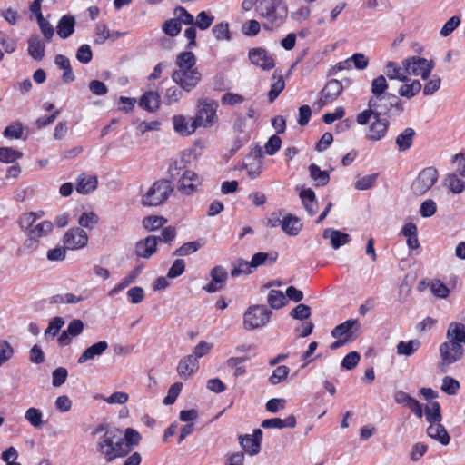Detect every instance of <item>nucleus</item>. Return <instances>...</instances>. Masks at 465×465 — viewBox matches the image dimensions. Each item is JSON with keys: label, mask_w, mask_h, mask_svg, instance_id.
I'll list each match as a JSON object with an SVG mask.
<instances>
[{"label": "nucleus", "mask_w": 465, "mask_h": 465, "mask_svg": "<svg viewBox=\"0 0 465 465\" xmlns=\"http://www.w3.org/2000/svg\"><path fill=\"white\" fill-rule=\"evenodd\" d=\"M172 79L186 92L192 91L198 85L202 79V74L196 66V58L193 53L182 52L177 55Z\"/></svg>", "instance_id": "nucleus-1"}, {"label": "nucleus", "mask_w": 465, "mask_h": 465, "mask_svg": "<svg viewBox=\"0 0 465 465\" xmlns=\"http://www.w3.org/2000/svg\"><path fill=\"white\" fill-rule=\"evenodd\" d=\"M255 10L264 19L262 25L266 30L279 27L288 15V6L283 0H256Z\"/></svg>", "instance_id": "nucleus-2"}, {"label": "nucleus", "mask_w": 465, "mask_h": 465, "mask_svg": "<svg viewBox=\"0 0 465 465\" xmlns=\"http://www.w3.org/2000/svg\"><path fill=\"white\" fill-rule=\"evenodd\" d=\"M97 450L107 462L130 452V449L124 444L123 434L118 429L107 430L100 437L97 442Z\"/></svg>", "instance_id": "nucleus-3"}, {"label": "nucleus", "mask_w": 465, "mask_h": 465, "mask_svg": "<svg viewBox=\"0 0 465 465\" xmlns=\"http://www.w3.org/2000/svg\"><path fill=\"white\" fill-rule=\"evenodd\" d=\"M173 190L170 181L158 180L142 194L141 203L149 207L160 206L168 200Z\"/></svg>", "instance_id": "nucleus-4"}, {"label": "nucleus", "mask_w": 465, "mask_h": 465, "mask_svg": "<svg viewBox=\"0 0 465 465\" xmlns=\"http://www.w3.org/2000/svg\"><path fill=\"white\" fill-rule=\"evenodd\" d=\"M272 312L265 305H252L243 313V328L253 331L265 326L271 320Z\"/></svg>", "instance_id": "nucleus-5"}, {"label": "nucleus", "mask_w": 465, "mask_h": 465, "mask_svg": "<svg viewBox=\"0 0 465 465\" xmlns=\"http://www.w3.org/2000/svg\"><path fill=\"white\" fill-rule=\"evenodd\" d=\"M391 96H371L368 102V109L358 114L356 121L361 125L367 124L372 115H384L391 108L390 99Z\"/></svg>", "instance_id": "nucleus-6"}, {"label": "nucleus", "mask_w": 465, "mask_h": 465, "mask_svg": "<svg viewBox=\"0 0 465 465\" xmlns=\"http://www.w3.org/2000/svg\"><path fill=\"white\" fill-rule=\"evenodd\" d=\"M218 104L214 101L202 98L197 103V113L194 119V125L197 127L209 128L218 120Z\"/></svg>", "instance_id": "nucleus-7"}, {"label": "nucleus", "mask_w": 465, "mask_h": 465, "mask_svg": "<svg viewBox=\"0 0 465 465\" xmlns=\"http://www.w3.org/2000/svg\"><path fill=\"white\" fill-rule=\"evenodd\" d=\"M402 66L409 75L420 77L423 80L430 78L434 69V62L420 56H411L402 61Z\"/></svg>", "instance_id": "nucleus-8"}, {"label": "nucleus", "mask_w": 465, "mask_h": 465, "mask_svg": "<svg viewBox=\"0 0 465 465\" xmlns=\"http://www.w3.org/2000/svg\"><path fill=\"white\" fill-rule=\"evenodd\" d=\"M438 180V171L433 167L421 170L411 184V191L416 195L428 192Z\"/></svg>", "instance_id": "nucleus-9"}, {"label": "nucleus", "mask_w": 465, "mask_h": 465, "mask_svg": "<svg viewBox=\"0 0 465 465\" xmlns=\"http://www.w3.org/2000/svg\"><path fill=\"white\" fill-rule=\"evenodd\" d=\"M439 351L441 360L440 366L442 371H446L444 369L446 366L459 361L464 354V348L460 347V345L450 343L447 341L440 346Z\"/></svg>", "instance_id": "nucleus-10"}, {"label": "nucleus", "mask_w": 465, "mask_h": 465, "mask_svg": "<svg viewBox=\"0 0 465 465\" xmlns=\"http://www.w3.org/2000/svg\"><path fill=\"white\" fill-rule=\"evenodd\" d=\"M87 232L79 227H73L66 231L63 237V243L68 250L76 251L88 244Z\"/></svg>", "instance_id": "nucleus-11"}, {"label": "nucleus", "mask_w": 465, "mask_h": 465, "mask_svg": "<svg viewBox=\"0 0 465 465\" xmlns=\"http://www.w3.org/2000/svg\"><path fill=\"white\" fill-rule=\"evenodd\" d=\"M200 176L193 170H185L178 180V190L186 195L193 194L201 185Z\"/></svg>", "instance_id": "nucleus-12"}, {"label": "nucleus", "mask_w": 465, "mask_h": 465, "mask_svg": "<svg viewBox=\"0 0 465 465\" xmlns=\"http://www.w3.org/2000/svg\"><path fill=\"white\" fill-rule=\"evenodd\" d=\"M249 58L252 64L263 70H271L274 67L272 56L263 48H253L249 52Z\"/></svg>", "instance_id": "nucleus-13"}, {"label": "nucleus", "mask_w": 465, "mask_h": 465, "mask_svg": "<svg viewBox=\"0 0 465 465\" xmlns=\"http://www.w3.org/2000/svg\"><path fill=\"white\" fill-rule=\"evenodd\" d=\"M342 84L338 80L329 81L321 92L320 106L333 102L342 92Z\"/></svg>", "instance_id": "nucleus-14"}, {"label": "nucleus", "mask_w": 465, "mask_h": 465, "mask_svg": "<svg viewBox=\"0 0 465 465\" xmlns=\"http://www.w3.org/2000/svg\"><path fill=\"white\" fill-rule=\"evenodd\" d=\"M447 341L460 345L464 348L465 346V324L458 322H452L449 324L446 332Z\"/></svg>", "instance_id": "nucleus-15"}, {"label": "nucleus", "mask_w": 465, "mask_h": 465, "mask_svg": "<svg viewBox=\"0 0 465 465\" xmlns=\"http://www.w3.org/2000/svg\"><path fill=\"white\" fill-rule=\"evenodd\" d=\"M262 435V430L257 429L252 435L240 436L242 449L251 455L257 454L260 451Z\"/></svg>", "instance_id": "nucleus-16"}, {"label": "nucleus", "mask_w": 465, "mask_h": 465, "mask_svg": "<svg viewBox=\"0 0 465 465\" xmlns=\"http://www.w3.org/2000/svg\"><path fill=\"white\" fill-rule=\"evenodd\" d=\"M210 275L212 277V282L204 287V290L207 292H215L220 291L228 277L226 270L222 266H215L212 269Z\"/></svg>", "instance_id": "nucleus-17"}, {"label": "nucleus", "mask_w": 465, "mask_h": 465, "mask_svg": "<svg viewBox=\"0 0 465 465\" xmlns=\"http://www.w3.org/2000/svg\"><path fill=\"white\" fill-rule=\"evenodd\" d=\"M198 360L193 355L183 358L177 366V373L183 380H188L198 370Z\"/></svg>", "instance_id": "nucleus-18"}, {"label": "nucleus", "mask_w": 465, "mask_h": 465, "mask_svg": "<svg viewBox=\"0 0 465 465\" xmlns=\"http://www.w3.org/2000/svg\"><path fill=\"white\" fill-rule=\"evenodd\" d=\"M157 250V238L155 236H147L143 240L136 242L135 253L137 256L148 259Z\"/></svg>", "instance_id": "nucleus-19"}, {"label": "nucleus", "mask_w": 465, "mask_h": 465, "mask_svg": "<svg viewBox=\"0 0 465 465\" xmlns=\"http://www.w3.org/2000/svg\"><path fill=\"white\" fill-rule=\"evenodd\" d=\"M371 118H373L374 121L369 127L367 136L371 141H379L387 132L388 121L379 115H372Z\"/></svg>", "instance_id": "nucleus-20"}, {"label": "nucleus", "mask_w": 465, "mask_h": 465, "mask_svg": "<svg viewBox=\"0 0 465 465\" xmlns=\"http://www.w3.org/2000/svg\"><path fill=\"white\" fill-rule=\"evenodd\" d=\"M97 178L94 175L82 173L76 181V191L81 194H88L97 187Z\"/></svg>", "instance_id": "nucleus-21"}, {"label": "nucleus", "mask_w": 465, "mask_h": 465, "mask_svg": "<svg viewBox=\"0 0 465 465\" xmlns=\"http://www.w3.org/2000/svg\"><path fill=\"white\" fill-rule=\"evenodd\" d=\"M384 74L391 80H397L401 83H406L410 81V77L408 74L404 70V67L398 64L395 62L389 61L384 68Z\"/></svg>", "instance_id": "nucleus-22"}, {"label": "nucleus", "mask_w": 465, "mask_h": 465, "mask_svg": "<svg viewBox=\"0 0 465 465\" xmlns=\"http://www.w3.org/2000/svg\"><path fill=\"white\" fill-rule=\"evenodd\" d=\"M108 349V343L105 341H98L86 350L78 358V363L83 364L88 361L94 359L97 356L102 355Z\"/></svg>", "instance_id": "nucleus-23"}, {"label": "nucleus", "mask_w": 465, "mask_h": 465, "mask_svg": "<svg viewBox=\"0 0 465 465\" xmlns=\"http://www.w3.org/2000/svg\"><path fill=\"white\" fill-rule=\"evenodd\" d=\"M427 434L430 438L439 441L442 445H448L450 438L442 426L441 421L429 423Z\"/></svg>", "instance_id": "nucleus-24"}, {"label": "nucleus", "mask_w": 465, "mask_h": 465, "mask_svg": "<svg viewBox=\"0 0 465 465\" xmlns=\"http://www.w3.org/2000/svg\"><path fill=\"white\" fill-rule=\"evenodd\" d=\"M322 236L324 239L330 240L331 245L334 249H338L341 246L345 245L351 240V237L348 233L331 228L325 229Z\"/></svg>", "instance_id": "nucleus-25"}, {"label": "nucleus", "mask_w": 465, "mask_h": 465, "mask_svg": "<svg viewBox=\"0 0 465 465\" xmlns=\"http://www.w3.org/2000/svg\"><path fill=\"white\" fill-rule=\"evenodd\" d=\"M173 124L175 132L184 136L192 134L198 128L194 125V119L190 123L189 119L183 115L173 116Z\"/></svg>", "instance_id": "nucleus-26"}, {"label": "nucleus", "mask_w": 465, "mask_h": 465, "mask_svg": "<svg viewBox=\"0 0 465 465\" xmlns=\"http://www.w3.org/2000/svg\"><path fill=\"white\" fill-rule=\"evenodd\" d=\"M45 46L39 35H31L28 39V54L36 61H41L45 56Z\"/></svg>", "instance_id": "nucleus-27"}, {"label": "nucleus", "mask_w": 465, "mask_h": 465, "mask_svg": "<svg viewBox=\"0 0 465 465\" xmlns=\"http://www.w3.org/2000/svg\"><path fill=\"white\" fill-rule=\"evenodd\" d=\"M282 231L291 236L297 235L302 230V224L300 219L292 214H287L281 222Z\"/></svg>", "instance_id": "nucleus-28"}, {"label": "nucleus", "mask_w": 465, "mask_h": 465, "mask_svg": "<svg viewBox=\"0 0 465 465\" xmlns=\"http://www.w3.org/2000/svg\"><path fill=\"white\" fill-rule=\"evenodd\" d=\"M357 323L355 320H347L346 322L336 326L332 331L331 335L335 339H346L347 341H351L352 340V327Z\"/></svg>", "instance_id": "nucleus-29"}, {"label": "nucleus", "mask_w": 465, "mask_h": 465, "mask_svg": "<svg viewBox=\"0 0 465 465\" xmlns=\"http://www.w3.org/2000/svg\"><path fill=\"white\" fill-rule=\"evenodd\" d=\"M296 426V419L291 415L286 419L282 420L280 418H272L262 420V427L264 429H283L286 427L294 428Z\"/></svg>", "instance_id": "nucleus-30"}, {"label": "nucleus", "mask_w": 465, "mask_h": 465, "mask_svg": "<svg viewBox=\"0 0 465 465\" xmlns=\"http://www.w3.org/2000/svg\"><path fill=\"white\" fill-rule=\"evenodd\" d=\"M421 89L422 85L419 80H411L410 78L409 82L403 83V84L399 88L398 94L401 97L411 99L417 95Z\"/></svg>", "instance_id": "nucleus-31"}, {"label": "nucleus", "mask_w": 465, "mask_h": 465, "mask_svg": "<svg viewBox=\"0 0 465 465\" xmlns=\"http://www.w3.org/2000/svg\"><path fill=\"white\" fill-rule=\"evenodd\" d=\"M353 63L357 69L362 70L368 66L369 59L361 53L353 54L351 58L339 63L337 67L339 70H343L351 67V64Z\"/></svg>", "instance_id": "nucleus-32"}, {"label": "nucleus", "mask_w": 465, "mask_h": 465, "mask_svg": "<svg viewBox=\"0 0 465 465\" xmlns=\"http://www.w3.org/2000/svg\"><path fill=\"white\" fill-rule=\"evenodd\" d=\"M300 198L310 215L317 211V201L314 192L311 189H304L300 193Z\"/></svg>", "instance_id": "nucleus-33"}, {"label": "nucleus", "mask_w": 465, "mask_h": 465, "mask_svg": "<svg viewBox=\"0 0 465 465\" xmlns=\"http://www.w3.org/2000/svg\"><path fill=\"white\" fill-rule=\"evenodd\" d=\"M278 254L276 252H257L255 253L251 262L254 270L262 265H271L277 260Z\"/></svg>", "instance_id": "nucleus-34"}, {"label": "nucleus", "mask_w": 465, "mask_h": 465, "mask_svg": "<svg viewBox=\"0 0 465 465\" xmlns=\"http://www.w3.org/2000/svg\"><path fill=\"white\" fill-rule=\"evenodd\" d=\"M75 20L73 16L64 15L57 25V34L62 38H67L74 30Z\"/></svg>", "instance_id": "nucleus-35"}, {"label": "nucleus", "mask_w": 465, "mask_h": 465, "mask_svg": "<svg viewBox=\"0 0 465 465\" xmlns=\"http://www.w3.org/2000/svg\"><path fill=\"white\" fill-rule=\"evenodd\" d=\"M140 105L149 112H154L160 106V95L155 92H147L142 96Z\"/></svg>", "instance_id": "nucleus-36"}, {"label": "nucleus", "mask_w": 465, "mask_h": 465, "mask_svg": "<svg viewBox=\"0 0 465 465\" xmlns=\"http://www.w3.org/2000/svg\"><path fill=\"white\" fill-rule=\"evenodd\" d=\"M54 63L60 69L64 70L63 80L65 83H69L74 80V75L71 68L70 61L67 57L63 54L55 56Z\"/></svg>", "instance_id": "nucleus-37"}, {"label": "nucleus", "mask_w": 465, "mask_h": 465, "mask_svg": "<svg viewBox=\"0 0 465 465\" xmlns=\"http://www.w3.org/2000/svg\"><path fill=\"white\" fill-rule=\"evenodd\" d=\"M444 184L454 193H460L465 188V180L458 178L457 173H449L444 179Z\"/></svg>", "instance_id": "nucleus-38"}, {"label": "nucleus", "mask_w": 465, "mask_h": 465, "mask_svg": "<svg viewBox=\"0 0 465 465\" xmlns=\"http://www.w3.org/2000/svg\"><path fill=\"white\" fill-rule=\"evenodd\" d=\"M254 269L252 262L245 261L243 259H237L233 264V268L231 271L232 277H239L241 275H246L252 273Z\"/></svg>", "instance_id": "nucleus-39"}, {"label": "nucleus", "mask_w": 465, "mask_h": 465, "mask_svg": "<svg viewBox=\"0 0 465 465\" xmlns=\"http://www.w3.org/2000/svg\"><path fill=\"white\" fill-rule=\"evenodd\" d=\"M166 223L167 219L160 215H149L142 221L143 228L150 232L162 228Z\"/></svg>", "instance_id": "nucleus-40"}, {"label": "nucleus", "mask_w": 465, "mask_h": 465, "mask_svg": "<svg viewBox=\"0 0 465 465\" xmlns=\"http://www.w3.org/2000/svg\"><path fill=\"white\" fill-rule=\"evenodd\" d=\"M388 89L387 80L384 75H380L374 78L371 82V96H391V94H387Z\"/></svg>", "instance_id": "nucleus-41"}, {"label": "nucleus", "mask_w": 465, "mask_h": 465, "mask_svg": "<svg viewBox=\"0 0 465 465\" xmlns=\"http://www.w3.org/2000/svg\"><path fill=\"white\" fill-rule=\"evenodd\" d=\"M53 223L50 221H43L34 227H32L28 233L31 234V237L36 238L37 240L47 236V234L52 232Z\"/></svg>", "instance_id": "nucleus-42"}, {"label": "nucleus", "mask_w": 465, "mask_h": 465, "mask_svg": "<svg viewBox=\"0 0 465 465\" xmlns=\"http://www.w3.org/2000/svg\"><path fill=\"white\" fill-rule=\"evenodd\" d=\"M43 212H30L24 213L19 218V225L22 230H29L34 227V223L43 216Z\"/></svg>", "instance_id": "nucleus-43"}, {"label": "nucleus", "mask_w": 465, "mask_h": 465, "mask_svg": "<svg viewBox=\"0 0 465 465\" xmlns=\"http://www.w3.org/2000/svg\"><path fill=\"white\" fill-rule=\"evenodd\" d=\"M309 171L316 185L324 186L328 183L330 176L326 171H322L316 164H311Z\"/></svg>", "instance_id": "nucleus-44"}, {"label": "nucleus", "mask_w": 465, "mask_h": 465, "mask_svg": "<svg viewBox=\"0 0 465 465\" xmlns=\"http://www.w3.org/2000/svg\"><path fill=\"white\" fill-rule=\"evenodd\" d=\"M25 419L35 429H40L44 424L42 412L35 407L26 410Z\"/></svg>", "instance_id": "nucleus-45"}, {"label": "nucleus", "mask_w": 465, "mask_h": 465, "mask_svg": "<svg viewBox=\"0 0 465 465\" xmlns=\"http://www.w3.org/2000/svg\"><path fill=\"white\" fill-rule=\"evenodd\" d=\"M414 134L413 129L407 128L397 136L396 143L400 151H405L411 146Z\"/></svg>", "instance_id": "nucleus-46"}, {"label": "nucleus", "mask_w": 465, "mask_h": 465, "mask_svg": "<svg viewBox=\"0 0 465 465\" xmlns=\"http://www.w3.org/2000/svg\"><path fill=\"white\" fill-rule=\"evenodd\" d=\"M420 345V342L418 340L402 341L397 345V352L401 355L411 356L419 349Z\"/></svg>", "instance_id": "nucleus-47"}, {"label": "nucleus", "mask_w": 465, "mask_h": 465, "mask_svg": "<svg viewBox=\"0 0 465 465\" xmlns=\"http://www.w3.org/2000/svg\"><path fill=\"white\" fill-rule=\"evenodd\" d=\"M425 416L428 423L441 421L440 407L437 401H432L425 408Z\"/></svg>", "instance_id": "nucleus-48"}, {"label": "nucleus", "mask_w": 465, "mask_h": 465, "mask_svg": "<svg viewBox=\"0 0 465 465\" xmlns=\"http://www.w3.org/2000/svg\"><path fill=\"white\" fill-rule=\"evenodd\" d=\"M22 156L23 153L11 147H0V162L2 163H12Z\"/></svg>", "instance_id": "nucleus-49"}, {"label": "nucleus", "mask_w": 465, "mask_h": 465, "mask_svg": "<svg viewBox=\"0 0 465 465\" xmlns=\"http://www.w3.org/2000/svg\"><path fill=\"white\" fill-rule=\"evenodd\" d=\"M99 218L94 212H84L78 218V223L80 226L92 230L97 223Z\"/></svg>", "instance_id": "nucleus-50"}, {"label": "nucleus", "mask_w": 465, "mask_h": 465, "mask_svg": "<svg viewBox=\"0 0 465 465\" xmlns=\"http://www.w3.org/2000/svg\"><path fill=\"white\" fill-rule=\"evenodd\" d=\"M246 358L244 357H231L227 360L226 363L228 367L234 370V376H243L246 373V368L243 365Z\"/></svg>", "instance_id": "nucleus-51"}, {"label": "nucleus", "mask_w": 465, "mask_h": 465, "mask_svg": "<svg viewBox=\"0 0 465 465\" xmlns=\"http://www.w3.org/2000/svg\"><path fill=\"white\" fill-rule=\"evenodd\" d=\"M290 373L289 367L285 365L278 366L273 370L272 375L269 378V381L272 385H277L282 381H285Z\"/></svg>", "instance_id": "nucleus-52"}, {"label": "nucleus", "mask_w": 465, "mask_h": 465, "mask_svg": "<svg viewBox=\"0 0 465 465\" xmlns=\"http://www.w3.org/2000/svg\"><path fill=\"white\" fill-rule=\"evenodd\" d=\"M268 303L273 309H280L285 305V296L278 290H271L268 294Z\"/></svg>", "instance_id": "nucleus-53"}, {"label": "nucleus", "mask_w": 465, "mask_h": 465, "mask_svg": "<svg viewBox=\"0 0 465 465\" xmlns=\"http://www.w3.org/2000/svg\"><path fill=\"white\" fill-rule=\"evenodd\" d=\"M123 438L124 444L130 450L132 449L133 446H137L142 439L140 433L132 428H127L125 430Z\"/></svg>", "instance_id": "nucleus-54"}, {"label": "nucleus", "mask_w": 465, "mask_h": 465, "mask_svg": "<svg viewBox=\"0 0 465 465\" xmlns=\"http://www.w3.org/2000/svg\"><path fill=\"white\" fill-rule=\"evenodd\" d=\"M24 133L23 124L19 122L13 123L4 130V136L8 139H20Z\"/></svg>", "instance_id": "nucleus-55"}, {"label": "nucleus", "mask_w": 465, "mask_h": 465, "mask_svg": "<svg viewBox=\"0 0 465 465\" xmlns=\"http://www.w3.org/2000/svg\"><path fill=\"white\" fill-rule=\"evenodd\" d=\"M440 389L448 395H455L460 389V382L452 377L445 376Z\"/></svg>", "instance_id": "nucleus-56"}, {"label": "nucleus", "mask_w": 465, "mask_h": 465, "mask_svg": "<svg viewBox=\"0 0 465 465\" xmlns=\"http://www.w3.org/2000/svg\"><path fill=\"white\" fill-rule=\"evenodd\" d=\"M136 278V273L132 272L124 279L121 280V282L116 284L113 289H111L108 292V296L113 298L114 297L118 292L128 287L130 284H132Z\"/></svg>", "instance_id": "nucleus-57"}, {"label": "nucleus", "mask_w": 465, "mask_h": 465, "mask_svg": "<svg viewBox=\"0 0 465 465\" xmlns=\"http://www.w3.org/2000/svg\"><path fill=\"white\" fill-rule=\"evenodd\" d=\"M377 177H378V174L372 173V174L365 175V176L359 178L357 180V182L355 183V189H357L359 191L371 189L373 186V184L375 183Z\"/></svg>", "instance_id": "nucleus-58"}, {"label": "nucleus", "mask_w": 465, "mask_h": 465, "mask_svg": "<svg viewBox=\"0 0 465 465\" xmlns=\"http://www.w3.org/2000/svg\"><path fill=\"white\" fill-rule=\"evenodd\" d=\"M14 355V349L11 344L0 339V366L8 361Z\"/></svg>", "instance_id": "nucleus-59"}, {"label": "nucleus", "mask_w": 465, "mask_h": 465, "mask_svg": "<svg viewBox=\"0 0 465 465\" xmlns=\"http://www.w3.org/2000/svg\"><path fill=\"white\" fill-rule=\"evenodd\" d=\"M213 20L214 17L213 15H209L205 11H202L197 15L193 23L199 29L206 30L212 25Z\"/></svg>", "instance_id": "nucleus-60"}, {"label": "nucleus", "mask_w": 465, "mask_h": 465, "mask_svg": "<svg viewBox=\"0 0 465 465\" xmlns=\"http://www.w3.org/2000/svg\"><path fill=\"white\" fill-rule=\"evenodd\" d=\"M440 85H441V79L437 75L432 76L424 84V87L422 89L423 94L426 96L432 95L435 92H437L440 88Z\"/></svg>", "instance_id": "nucleus-61"}, {"label": "nucleus", "mask_w": 465, "mask_h": 465, "mask_svg": "<svg viewBox=\"0 0 465 465\" xmlns=\"http://www.w3.org/2000/svg\"><path fill=\"white\" fill-rule=\"evenodd\" d=\"M183 389V383L182 382H175L173 383L168 390L167 395L163 399V403L165 405H171L174 403L176 401L178 395L180 394L181 391Z\"/></svg>", "instance_id": "nucleus-62"}, {"label": "nucleus", "mask_w": 465, "mask_h": 465, "mask_svg": "<svg viewBox=\"0 0 465 465\" xmlns=\"http://www.w3.org/2000/svg\"><path fill=\"white\" fill-rule=\"evenodd\" d=\"M291 316L296 320H306L311 316V308L303 303L298 304L292 312Z\"/></svg>", "instance_id": "nucleus-63"}, {"label": "nucleus", "mask_w": 465, "mask_h": 465, "mask_svg": "<svg viewBox=\"0 0 465 465\" xmlns=\"http://www.w3.org/2000/svg\"><path fill=\"white\" fill-rule=\"evenodd\" d=\"M163 31L169 36H176L181 32V25L175 19H170L163 24Z\"/></svg>", "instance_id": "nucleus-64"}]
</instances>
